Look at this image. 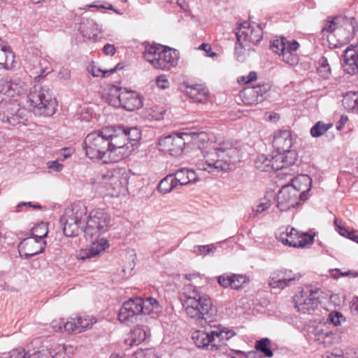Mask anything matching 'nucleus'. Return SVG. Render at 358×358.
I'll return each mask as SVG.
<instances>
[{"mask_svg":"<svg viewBox=\"0 0 358 358\" xmlns=\"http://www.w3.org/2000/svg\"><path fill=\"white\" fill-rule=\"evenodd\" d=\"M183 290L184 299L180 301L188 317L195 322L204 321L206 323L216 320L217 310L210 297L201 295L192 285H185Z\"/></svg>","mask_w":358,"mask_h":358,"instance_id":"1","label":"nucleus"},{"mask_svg":"<svg viewBox=\"0 0 358 358\" xmlns=\"http://www.w3.org/2000/svg\"><path fill=\"white\" fill-rule=\"evenodd\" d=\"M236 152V148L231 141H217L212 145V150L202 151L205 160L199 161L197 167L210 173L226 170L229 166L227 159H231Z\"/></svg>","mask_w":358,"mask_h":358,"instance_id":"2","label":"nucleus"},{"mask_svg":"<svg viewBox=\"0 0 358 358\" xmlns=\"http://www.w3.org/2000/svg\"><path fill=\"white\" fill-rule=\"evenodd\" d=\"M87 217V207L80 202L75 203L66 208L60 218L64 235L75 237L84 231Z\"/></svg>","mask_w":358,"mask_h":358,"instance_id":"3","label":"nucleus"},{"mask_svg":"<svg viewBox=\"0 0 358 358\" xmlns=\"http://www.w3.org/2000/svg\"><path fill=\"white\" fill-rule=\"evenodd\" d=\"M29 109L36 115L51 116L56 112L57 102L48 87L35 85L27 98Z\"/></svg>","mask_w":358,"mask_h":358,"instance_id":"4","label":"nucleus"},{"mask_svg":"<svg viewBox=\"0 0 358 358\" xmlns=\"http://www.w3.org/2000/svg\"><path fill=\"white\" fill-rule=\"evenodd\" d=\"M143 57L152 67L160 70H169L178 64L176 50L161 44L147 46Z\"/></svg>","mask_w":358,"mask_h":358,"instance_id":"5","label":"nucleus"},{"mask_svg":"<svg viewBox=\"0 0 358 358\" xmlns=\"http://www.w3.org/2000/svg\"><path fill=\"white\" fill-rule=\"evenodd\" d=\"M103 133L108 143L109 157L113 158V162H118L130 155L132 144L127 142L125 129L106 127L103 129Z\"/></svg>","mask_w":358,"mask_h":358,"instance_id":"6","label":"nucleus"},{"mask_svg":"<svg viewBox=\"0 0 358 358\" xmlns=\"http://www.w3.org/2000/svg\"><path fill=\"white\" fill-rule=\"evenodd\" d=\"M129 180V175L125 169L118 168L108 171L106 173L99 176L96 182L99 188L106 191V194L112 197L124 194L127 192V186Z\"/></svg>","mask_w":358,"mask_h":358,"instance_id":"7","label":"nucleus"},{"mask_svg":"<svg viewBox=\"0 0 358 358\" xmlns=\"http://www.w3.org/2000/svg\"><path fill=\"white\" fill-rule=\"evenodd\" d=\"M110 217L108 213L101 208L92 210L87 215L84 229L86 239L99 238L107 231L110 226Z\"/></svg>","mask_w":358,"mask_h":358,"instance_id":"8","label":"nucleus"},{"mask_svg":"<svg viewBox=\"0 0 358 358\" xmlns=\"http://www.w3.org/2000/svg\"><path fill=\"white\" fill-rule=\"evenodd\" d=\"M85 155L91 159H105L106 155L109 156L108 147L103 129L89 134L83 143Z\"/></svg>","mask_w":358,"mask_h":358,"instance_id":"9","label":"nucleus"},{"mask_svg":"<svg viewBox=\"0 0 358 358\" xmlns=\"http://www.w3.org/2000/svg\"><path fill=\"white\" fill-rule=\"evenodd\" d=\"M109 94L116 97L113 103L115 106H120L127 110L133 111L143 106V97L136 91L112 85Z\"/></svg>","mask_w":358,"mask_h":358,"instance_id":"10","label":"nucleus"},{"mask_svg":"<svg viewBox=\"0 0 358 358\" xmlns=\"http://www.w3.org/2000/svg\"><path fill=\"white\" fill-rule=\"evenodd\" d=\"M271 49L282 57V61L289 66H295L299 63V56L296 51L299 48V43L292 40L288 41L285 37L271 41Z\"/></svg>","mask_w":358,"mask_h":358,"instance_id":"11","label":"nucleus"},{"mask_svg":"<svg viewBox=\"0 0 358 358\" xmlns=\"http://www.w3.org/2000/svg\"><path fill=\"white\" fill-rule=\"evenodd\" d=\"M319 292L320 289L313 285L303 287L299 294L296 295L294 298L295 308L299 312L310 314L317 307Z\"/></svg>","mask_w":358,"mask_h":358,"instance_id":"12","label":"nucleus"},{"mask_svg":"<svg viewBox=\"0 0 358 358\" xmlns=\"http://www.w3.org/2000/svg\"><path fill=\"white\" fill-rule=\"evenodd\" d=\"M27 111L20 103L10 99H5L0 101V120L11 125L20 123Z\"/></svg>","mask_w":358,"mask_h":358,"instance_id":"13","label":"nucleus"},{"mask_svg":"<svg viewBox=\"0 0 358 358\" xmlns=\"http://www.w3.org/2000/svg\"><path fill=\"white\" fill-rule=\"evenodd\" d=\"M236 35L238 42H246L252 45H257L261 41L263 31L262 27L258 24L244 22L237 28Z\"/></svg>","mask_w":358,"mask_h":358,"instance_id":"14","label":"nucleus"},{"mask_svg":"<svg viewBox=\"0 0 358 358\" xmlns=\"http://www.w3.org/2000/svg\"><path fill=\"white\" fill-rule=\"evenodd\" d=\"M283 174L290 177L289 182L285 185L296 193L302 201H306L311 188L312 179L306 174H301L295 178H292L291 174L288 172H285Z\"/></svg>","mask_w":358,"mask_h":358,"instance_id":"15","label":"nucleus"},{"mask_svg":"<svg viewBox=\"0 0 358 358\" xmlns=\"http://www.w3.org/2000/svg\"><path fill=\"white\" fill-rule=\"evenodd\" d=\"M206 134L192 131H184L180 129V141H182V148L180 150L183 153L191 152L205 151L200 145L201 141H205Z\"/></svg>","mask_w":358,"mask_h":358,"instance_id":"16","label":"nucleus"},{"mask_svg":"<svg viewBox=\"0 0 358 358\" xmlns=\"http://www.w3.org/2000/svg\"><path fill=\"white\" fill-rule=\"evenodd\" d=\"M46 245L44 240L34 238L32 236L23 239L18 245L20 257L29 259L43 252Z\"/></svg>","mask_w":358,"mask_h":358,"instance_id":"17","label":"nucleus"},{"mask_svg":"<svg viewBox=\"0 0 358 358\" xmlns=\"http://www.w3.org/2000/svg\"><path fill=\"white\" fill-rule=\"evenodd\" d=\"M301 275L291 270L282 269L273 272L269 277L268 284L273 289H285L293 282L299 280Z\"/></svg>","mask_w":358,"mask_h":358,"instance_id":"18","label":"nucleus"},{"mask_svg":"<svg viewBox=\"0 0 358 358\" xmlns=\"http://www.w3.org/2000/svg\"><path fill=\"white\" fill-rule=\"evenodd\" d=\"M27 87V83L17 77H5L0 80V92L9 96L24 94Z\"/></svg>","mask_w":358,"mask_h":358,"instance_id":"19","label":"nucleus"},{"mask_svg":"<svg viewBox=\"0 0 358 358\" xmlns=\"http://www.w3.org/2000/svg\"><path fill=\"white\" fill-rule=\"evenodd\" d=\"M301 199L296 194L291 191L285 185H282L281 189L277 196V207L281 211H286L294 208L301 203Z\"/></svg>","mask_w":358,"mask_h":358,"instance_id":"20","label":"nucleus"},{"mask_svg":"<svg viewBox=\"0 0 358 358\" xmlns=\"http://www.w3.org/2000/svg\"><path fill=\"white\" fill-rule=\"evenodd\" d=\"M267 91L268 86L266 85L248 87L241 91L240 97L245 105H255L264 100Z\"/></svg>","mask_w":358,"mask_h":358,"instance_id":"21","label":"nucleus"},{"mask_svg":"<svg viewBox=\"0 0 358 358\" xmlns=\"http://www.w3.org/2000/svg\"><path fill=\"white\" fill-rule=\"evenodd\" d=\"M248 282L247 276L241 274L224 273L217 277L218 284L224 288L238 289Z\"/></svg>","mask_w":358,"mask_h":358,"instance_id":"22","label":"nucleus"},{"mask_svg":"<svg viewBox=\"0 0 358 358\" xmlns=\"http://www.w3.org/2000/svg\"><path fill=\"white\" fill-rule=\"evenodd\" d=\"M271 168L273 171L283 170V173L286 172L285 169L293 164H294L296 160V152H276L274 155H271Z\"/></svg>","mask_w":358,"mask_h":358,"instance_id":"23","label":"nucleus"},{"mask_svg":"<svg viewBox=\"0 0 358 358\" xmlns=\"http://www.w3.org/2000/svg\"><path fill=\"white\" fill-rule=\"evenodd\" d=\"M273 146L275 152H281L287 154L288 152H296L292 150V138L289 131L283 130L277 132L273 138Z\"/></svg>","mask_w":358,"mask_h":358,"instance_id":"24","label":"nucleus"},{"mask_svg":"<svg viewBox=\"0 0 358 358\" xmlns=\"http://www.w3.org/2000/svg\"><path fill=\"white\" fill-rule=\"evenodd\" d=\"M184 92L192 99L199 103H206L208 99L209 92L206 87L201 84L189 85L183 83Z\"/></svg>","mask_w":358,"mask_h":358,"instance_id":"25","label":"nucleus"},{"mask_svg":"<svg viewBox=\"0 0 358 358\" xmlns=\"http://www.w3.org/2000/svg\"><path fill=\"white\" fill-rule=\"evenodd\" d=\"M212 350H218L222 345H226V342L236 335L234 331L220 327H215L211 330Z\"/></svg>","mask_w":358,"mask_h":358,"instance_id":"26","label":"nucleus"},{"mask_svg":"<svg viewBox=\"0 0 358 358\" xmlns=\"http://www.w3.org/2000/svg\"><path fill=\"white\" fill-rule=\"evenodd\" d=\"M179 133L174 135H169L159 141V146L161 151L168 153L171 156L177 157L179 153Z\"/></svg>","mask_w":358,"mask_h":358,"instance_id":"27","label":"nucleus"},{"mask_svg":"<svg viewBox=\"0 0 358 358\" xmlns=\"http://www.w3.org/2000/svg\"><path fill=\"white\" fill-rule=\"evenodd\" d=\"M298 234L299 231L288 226L278 229L275 234V236L276 238L284 245L295 248L297 243Z\"/></svg>","mask_w":358,"mask_h":358,"instance_id":"28","label":"nucleus"},{"mask_svg":"<svg viewBox=\"0 0 358 358\" xmlns=\"http://www.w3.org/2000/svg\"><path fill=\"white\" fill-rule=\"evenodd\" d=\"M343 70L350 75L358 73V54L353 48H348L343 55Z\"/></svg>","mask_w":358,"mask_h":358,"instance_id":"29","label":"nucleus"},{"mask_svg":"<svg viewBox=\"0 0 358 358\" xmlns=\"http://www.w3.org/2000/svg\"><path fill=\"white\" fill-rule=\"evenodd\" d=\"M212 334L211 331L195 330L192 333L191 338L198 348L212 350V344H213Z\"/></svg>","mask_w":358,"mask_h":358,"instance_id":"30","label":"nucleus"},{"mask_svg":"<svg viewBox=\"0 0 358 358\" xmlns=\"http://www.w3.org/2000/svg\"><path fill=\"white\" fill-rule=\"evenodd\" d=\"M78 30L83 37L88 39H95L101 32L99 24L90 19H83Z\"/></svg>","mask_w":358,"mask_h":358,"instance_id":"31","label":"nucleus"},{"mask_svg":"<svg viewBox=\"0 0 358 358\" xmlns=\"http://www.w3.org/2000/svg\"><path fill=\"white\" fill-rule=\"evenodd\" d=\"M149 336L150 331L148 327H137L128 334L125 343L130 346L138 345Z\"/></svg>","mask_w":358,"mask_h":358,"instance_id":"32","label":"nucleus"},{"mask_svg":"<svg viewBox=\"0 0 358 358\" xmlns=\"http://www.w3.org/2000/svg\"><path fill=\"white\" fill-rule=\"evenodd\" d=\"M15 56L10 47L0 38V67L10 69L13 67Z\"/></svg>","mask_w":358,"mask_h":358,"instance_id":"33","label":"nucleus"},{"mask_svg":"<svg viewBox=\"0 0 358 358\" xmlns=\"http://www.w3.org/2000/svg\"><path fill=\"white\" fill-rule=\"evenodd\" d=\"M252 50V45L246 42H238V39H236L234 48V55L238 61L245 62L249 57Z\"/></svg>","mask_w":358,"mask_h":358,"instance_id":"34","label":"nucleus"},{"mask_svg":"<svg viewBox=\"0 0 358 358\" xmlns=\"http://www.w3.org/2000/svg\"><path fill=\"white\" fill-rule=\"evenodd\" d=\"M89 240L92 242L89 248L94 257L100 255L110 245L108 240L104 238H93Z\"/></svg>","mask_w":358,"mask_h":358,"instance_id":"35","label":"nucleus"},{"mask_svg":"<svg viewBox=\"0 0 358 358\" xmlns=\"http://www.w3.org/2000/svg\"><path fill=\"white\" fill-rule=\"evenodd\" d=\"M178 182L179 180L176 178V174H169L160 181L158 190L163 194L169 193L178 186Z\"/></svg>","mask_w":358,"mask_h":358,"instance_id":"36","label":"nucleus"},{"mask_svg":"<svg viewBox=\"0 0 358 358\" xmlns=\"http://www.w3.org/2000/svg\"><path fill=\"white\" fill-rule=\"evenodd\" d=\"M343 105L348 111L358 113V93L348 92L342 101Z\"/></svg>","mask_w":358,"mask_h":358,"instance_id":"37","label":"nucleus"},{"mask_svg":"<svg viewBox=\"0 0 358 358\" xmlns=\"http://www.w3.org/2000/svg\"><path fill=\"white\" fill-rule=\"evenodd\" d=\"M272 201L267 197L260 199L253 206L252 212L250 213V217H255L268 210L272 205Z\"/></svg>","mask_w":358,"mask_h":358,"instance_id":"38","label":"nucleus"},{"mask_svg":"<svg viewBox=\"0 0 358 358\" xmlns=\"http://www.w3.org/2000/svg\"><path fill=\"white\" fill-rule=\"evenodd\" d=\"M141 306L143 308L142 313L144 314L158 313L161 309L159 302L152 297H147L143 299V303H141Z\"/></svg>","mask_w":358,"mask_h":358,"instance_id":"39","label":"nucleus"},{"mask_svg":"<svg viewBox=\"0 0 358 358\" xmlns=\"http://www.w3.org/2000/svg\"><path fill=\"white\" fill-rule=\"evenodd\" d=\"M334 334L331 331H320L315 335V342L317 344L322 345L324 347H328L333 343Z\"/></svg>","mask_w":358,"mask_h":358,"instance_id":"40","label":"nucleus"},{"mask_svg":"<svg viewBox=\"0 0 358 358\" xmlns=\"http://www.w3.org/2000/svg\"><path fill=\"white\" fill-rule=\"evenodd\" d=\"M271 155H259L255 161V166L261 171H273L271 168Z\"/></svg>","mask_w":358,"mask_h":358,"instance_id":"41","label":"nucleus"},{"mask_svg":"<svg viewBox=\"0 0 358 358\" xmlns=\"http://www.w3.org/2000/svg\"><path fill=\"white\" fill-rule=\"evenodd\" d=\"M319 75L324 78H328L331 74V70L327 59L325 57H322L318 60V66L317 68Z\"/></svg>","mask_w":358,"mask_h":358,"instance_id":"42","label":"nucleus"},{"mask_svg":"<svg viewBox=\"0 0 358 358\" xmlns=\"http://www.w3.org/2000/svg\"><path fill=\"white\" fill-rule=\"evenodd\" d=\"M271 341L268 338H265L257 341L255 343V349L259 351L267 357H271L273 355V351L269 348Z\"/></svg>","mask_w":358,"mask_h":358,"instance_id":"43","label":"nucleus"},{"mask_svg":"<svg viewBox=\"0 0 358 358\" xmlns=\"http://www.w3.org/2000/svg\"><path fill=\"white\" fill-rule=\"evenodd\" d=\"M197 176L194 171L180 168V186L194 182Z\"/></svg>","mask_w":358,"mask_h":358,"instance_id":"44","label":"nucleus"},{"mask_svg":"<svg viewBox=\"0 0 358 358\" xmlns=\"http://www.w3.org/2000/svg\"><path fill=\"white\" fill-rule=\"evenodd\" d=\"M331 127V124H325L319 121L310 129V135L314 138L320 137L327 132Z\"/></svg>","mask_w":358,"mask_h":358,"instance_id":"45","label":"nucleus"},{"mask_svg":"<svg viewBox=\"0 0 358 358\" xmlns=\"http://www.w3.org/2000/svg\"><path fill=\"white\" fill-rule=\"evenodd\" d=\"M48 234V227L46 222H41L34 226L31 229L32 236L41 240H44L43 238L47 236Z\"/></svg>","mask_w":358,"mask_h":358,"instance_id":"46","label":"nucleus"},{"mask_svg":"<svg viewBox=\"0 0 358 358\" xmlns=\"http://www.w3.org/2000/svg\"><path fill=\"white\" fill-rule=\"evenodd\" d=\"M141 303H143V299L140 297L130 299L125 301V303L129 306L132 314L135 316L142 313L143 308L141 306Z\"/></svg>","mask_w":358,"mask_h":358,"instance_id":"47","label":"nucleus"},{"mask_svg":"<svg viewBox=\"0 0 358 358\" xmlns=\"http://www.w3.org/2000/svg\"><path fill=\"white\" fill-rule=\"evenodd\" d=\"M119 66L120 64L116 65L114 68L110 69L109 70H102L99 67L94 66L91 67L89 71L93 77H99L101 74L102 77H108L115 72L117 69H120Z\"/></svg>","mask_w":358,"mask_h":358,"instance_id":"48","label":"nucleus"},{"mask_svg":"<svg viewBox=\"0 0 358 358\" xmlns=\"http://www.w3.org/2000/svg\"><path fill=\"white\" fill-rule=\"evenodd\" d=\"M135 358H159L154 348H140L134 353Z\"/></svg>","mask_w":358,"mask_h":358,"instance_id":"49","label":"nucleus"},{"mask_svg":"<svg viewBox=\"0 0 358 358\" xmlns=\"http://www.w3.org/2000/svg\"><path fill=\"white\" fill-rule=\"evenodd\" d=\"M129 308H130L125 303V302L122 304L118 314V320L121 322H127L135 316L132 314Z\"/></svg>","mask_w":358,"mask_h":358,"instance_id":"50","label":"nucleus"},{"mask_svg":"<svg viewBox=\"0 0 358 358\" xmlns=\"http://www.w3.org/2000/svg\"><path fill=\"white\" fill-rule=\"evenodd\" d=\"M216 250L214 244L206 245H196L194 247L193 252L196 255L206 256L210 253H213Z\"/></svg>","mask_w":358,"mask_h":358,"instance_id":"51","label":"nucleus"},{"mask_svg":"<svg viewBox=\"0 0 358 358\" xmlns=\"http://www.w3.org/2000/svg\"><path fill=\"white\" fill-rule=\"evenodd\" d=\"M313 236L307 234L299 231L298 238L295 248H305L308 245L313 243Z\"/></svg>","mask_w":358,"mask_h":358,"instance_id":"52","label":"nucleus"},{"mask_svg":"<svg viewBox=\"0 0 358 358\" xmlns=\"http://www.w3.org/2000/svg\"><path fill=\"white\" fill-rule=\"evenodd\" d=\"M125 133L127 135V142L136 141L141 138V131L136 127L125 129Z\"/></svg>","mask_w":358,"mask_h":358,"instance_id":"53","label":"nucleus"},{"mask_svg":"<svg viewBox=\"0 0 358 358\" xmlns=\"http://www.w3.org/2000/svg\"><path fill=\"white\" fill-rule=\"evenodd\" d=\"M336 31L337 34H339L342 32L341 29H338L336 26V22L335 20H331L327 22L325 25L322 29V32L323 34V36H325L326 33L332 34L334 31Z\"/></svg>","mask_w":358,"mask_h":358,"instance_id":"54","label":"nucleus"},{"mask_svg":"<svg viewBox=\"0 0 358 358\" xmlns=\"http://www.w3.org/2000/svg\"><path fill=\"white\" fill-rule=\"evenodd\" d=\"M76 320L79 333L90 328L93 324L92 320L88 318L78 317Z\"/></svg>","mask_w":358,"mask_h":358,"instance_id":"55","label":"nucleus"},{"mask_svg":"<svg viewBox=\"0 0 358 358\" xmlns=\"http://www.w3.org/2000/svg\"><path fill=\"white\" fill-rule=\"evenodd\" d=\"M257 78V74L255 71H250L248 76H243L238 78V83L241 85L248 84Z\"/></svg>","mask_w":358,"mask_h":358,"instance_id":"56","label":"nucleus"},{"mask_svg":"<svg viewBox=\"0 0 358 358\" xmlns=\"http://www.w3.org/2000/svg\"><path fill=\"white\" fill-rule=\"evenodd\" d=\"M52 58L49 56H45L41 57L39 62L41 68L45 69L46 72H52L53 69L52 67Z\"/></svg>","mask_w":358,"mask_h":358,"instance_id":"57","label":"nucleus"},{"mask_svg":"<svg viewBox=\"0 0 358 358\" xmlns=\"http://www.w3.org/2000/svg\"><path fill=\"white\" fill-rule=\"evenodd\" d=\"M9 358H31V355L24 349H15L8 353Z\"/></svg>","mask_w":358,"mask_h":358,"instance_id":"58","label":"nucleus"},{"mask_svg":"<svg viewBox=\"0 0 358 358\" xmlns=\"http://www.w3.org/2000/svg\"><path fill=\"white\" fill-rule=\"evenodd\" d=\"M349 28H348V34L345 36V43L350 41V40L353 37L352 34L357 31V24L354 18L349 20Z\"/></svg>","mask_w":358,"mask_h":358,"instance_id":"59","label":"nucleus"},{"mask_svg":"<svg viewBox=\"0 0 358 358\" xmlns=\"http://www.w3.org/2000/svg\"><path fill=\"white\" fill-rule=\"evenodd\" d=\"M63 329H64V331L69 333L74 331L78 332L77 320H71L70 321L64 322V324H63Z\"/></svg>","mask_w":358,"mask_h":358,"instance_id":"60","label":"nucleus"},{"mask_svg":"<svg viewBox=\"0 0 358 358\" xmlns=\"http://www.w3.org/2000/svg\"><path fill=\"white\" fill-rule=\"evenodd\" d=\"M341 221L338 219H335L334 220V224H335V227H336V231L342 236H344V237H347V238H350V235H351V231H349L347 229H345V227H342L341 225Z\"/></svg>","mask_w":358,"mask_h":358,"instance_id":"61","label":"nucleus"},{"mask_svg":"<svg viewBox=\"0 0 358 358\" xmlns=\"http://www.w3.org/2000/svg\"><path fill=\"white\" fill-rule=\"evenodd\" d=\"M92 253L90 248L81 249L76 253V258L80 260H85L90 258H93Z\"/></svg>","mask_w":358,"mask_h":358,"instance_id":"62","label":"nucleus"},{"mask_svg":"<svg viewBox=\"0 0 358 358\" xmlns=\"http://www.w3.org/2000/svg\"><path fill=\"white\" fill-rule=\"evenodd\" d=\"M156 83L159 88L162 90H166L169 88V81L166 78V76L164 75H161L157 78Z\"/></svg>","mask_w":358,"mask_h":358,"instance_id":"63","label":"nucleus"},{"mask_svg":"<svg viewBox=\"0 0 358 358\" xmlns=\"http://www.w3.org/2000/svg\"><path fill=\"white\" fill-rule=\"evenodd\" d=\"M343 315L338 313H331L329 315V320L334 325L338 326L341 324V320L343 319Z\"/></svg>","mask_w":358,"mask_h":358,"instance_id":"64","label":"nucleus"}]
</instances>
